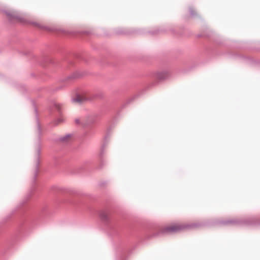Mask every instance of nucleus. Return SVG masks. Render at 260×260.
<instances>
[{"label":"nucleus","instance_id":"nucleus-1","mask_svg":"<svg viewBox=\"0 0 260 260\" xmlns=\"http://www.w3.org/2000/svg\"><path fill=\"white\" fill-rule=\"evenodd\" d=\"M183 229V226L181 225L175 224L168 226L166 230L168 232H177Z\"/></svg>","mask_w":260,"mask_h":260},{"label":"nucleus","instance_id":"nucleus-4","mask_svg":"<svg viewBox=\"0 0 260 260\" xmlns=\"http://www.w3.org/2000/svg\"><path fill=\"white\" fill-rule=\"evenodd\" d=\"M167 74L166 73H159V74H158V78L159 79H162V78H165V77H167Z\"/></svg>","mask_w":260,"mask_h":260},{"label":"nucleus","instance_id":"nucleus-5","mask_svg":"<svg viewBox=\"0 0 260 260\" xmlns=\"http://www.w3.org/2000/svg\"><path fill=\"white\" fill-rule=\"evenodd\" d=\"M40 153V150H38V154L39 155Z\"/></svg>","mask_w":260,"mask_h":260},{"label":"nucleus","instance_id":"nucleus-2","mask_svg":"<svg viewBox=\"0 0 260 260\" xmlns=\"http://www.w3.org/2000/svg\"><path fill=\"white\" fill-rule=\"evenodd\" d=\"M87 99L84 93L78 94L76 98L74 99V101L76 103H81L85 101Z\"/></svg>","mask_w":260,"mask_h":260},{"label":"nucleus","instance_id":"nucleus-3","mask_svg":"<svg viewBox=\"0 0 260 260\" xmlns=\"http://www.w3.org/2000/svg\"><path fill=\"white\" fill-rule=\"evenodd\" d=\"M75 121L78 124L81 123L82 124H88L89 123L92 122L93 120H92V119H91L89 121H88V122H85L83 120H80V119H76Z\"/></svg>","mask_w":260,"mask_h":260}]
</instances>
